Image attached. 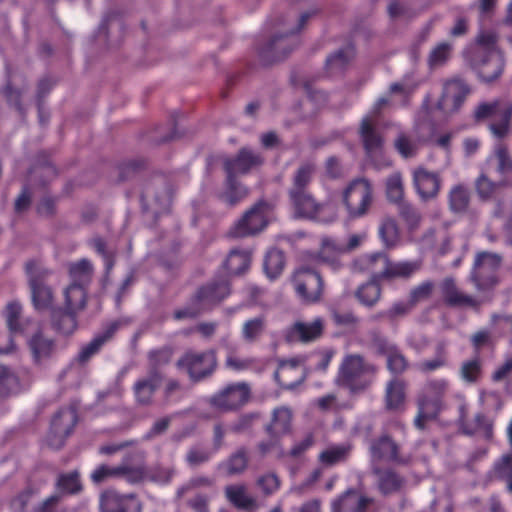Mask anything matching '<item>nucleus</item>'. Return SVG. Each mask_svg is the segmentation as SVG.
<instances>
[{"mask_svg":"<svg viewBox=\"0 0 512 512\" xmlns=\"http://www.w3.org/2000/svg\"><path fill=\"white\" fill-rule=\"evenodd\" d=\"M379 367L361 354H347L338 369L336 382L352 393H362L374 383Z\"/></svg>","mask_w":512,"mask_h":512,"instance_id":"nucleus-1","label":"nucleus"},{"mask_svg":"<svg viewBox=\"0 0 512 512\" xmlns=\"http://www.w3.org/2000/svg\"><path fill=\"white\" fill-rule=\"evenodd\" d=\"M477 122L490 120L489 129L497 138L509 135L512 123V101L498 98L490 102H481L474 110Z\"/></svg>","mask_w":512,"mask_h":512,"instance_id":"nucleus-2","label":"nucleus"},{"mask_svg":"<svg viewBox=\"0 0 512 512\" xmlns=\"http://www.w3.org/2000/svg\"><path fill=\"white\" fill-rule=\"evenodd\" d=\"M362 268L370 273H377L381 280H393L396 278L407 279L420 270V260L391 262L389 258L381 253L371 254L358 261Z\"/></svg>","mask_w":512,"mask_h":512,"instance_id":"nucleus-3","label":"nucleus"},{"mask_svg":"<svg viewBox=\"0 0 512 512\" xmlns=\"http://www.w3.org/2000/svg\"><path fill=\"white\" fill-rule=\"evenodd\" d=\"M341 201L351 219L366 216L374 202V190L366 178L350 181L341 193Z\"/></svg>","mask_w":512,"mask_h":512,"instance_id":"nucleus-4","label":"nucleus"},{"mask_svg":"<svg viewBox=\"0 0 512 512\" xmlns=\"http://www.w3.org/2000/svg\"><path fill=\"white\" fill-rule=\"evenodd\" d=\"M176 367L186 373L192 382H200L216 371L217 353L213 349L204 351L188 349L178 358Z\"/></svg>","mask_w":512,"mask_h":512,"instance_id":"nucleus-5","label":"nucleus"},{"mask_svg":"<svg viewBox=\"0 0 512 512\" xmlns=\"http://www.w3.org/2000/svg\"><path fill=\"white\" fill-rule=\"evenodd\" d=\"M448 389V382L443 379L428 381L418 395L419 408L416 425L424 427L427 420L435 418L444 407V396Z\"/></svg>","mask_w":512,"mask_h":512,"instance_id":"nucleus-6","label":"nucleus"},{"mask_svg":"<svg viewBox=\"0 0 512 512\" xmlns=\"http://www.w3.org/2000/svg\"><path fill=\"white\" fill-rule=\"evenodd\" d=\"M252 398L251 386L246 382L225 385L209 398V405L219 412L236 411Z\"/></svg>","mask_w":512,"mask_h":512,"instance_id":"nucleus-7","label":"nucleus"},{"mask_svg":"<svg viewBox=\"0 0 512 512\" xmlns=\"http://www.w3.org/2000/svg\"><path fill=\"white\" fill-rule=\"evenodd\" d=\"M369 452L373 465L388 462L399 466H407L412 462V456L403 454L400 443L388 433H383L374 438L370 443Z\"/></svg>","mask_w":512,"mask_h":512,"instance_id":"nucleus-8","label":"nucleus"},{"mask_svg":"<svg viewBox=\"0 0 512 512\" xmlns=\"http://www.w3.org/2000/svg\"><path fill=\"white\" fill-rule=\"evenodd\" d=\"M501 264V257L494 253L482 252L475 259L471 281L479 292L493 289L498 279L496 271Z\"/></svg>","mask_w":512,"mask_h":512,"instance_id":"nucleus-9","label":"nucleus"},{"mask_svg":"<svg viewBox=\"0 0 512 512\" xmlns=\"http://www.w3.org/2000/svg\"><path fill=\"white\" fill-rule=\"evenodd\" d=\"M270 207L264 202L256 203L235 223L230 235L236 238L260 233L269 222Z\"/></svg>","mask_w":512,"mask_h":512,"instance_id":"nucleus-10","label":"nucleus"},{"mask_svg":"<svg viewBox=\"0 0 512 512\" xmlns=\"http://www.w3.org/2000/svg\"><path fill=\"white\" fill-rule=\"evenodd\" d=\"M26 271L29 275L32 299L36 309H49L53 304V293L43 282L49 271L36 261H29L26 264Z\"/></svg>","mask_w":512,"mask_h":512,"instance_id":"nucleus-11","label":"nucleus"},{"mask_svg":"<svg viewBox=\"0 0 512 512\" xmlns=\"http://www.w3.org/2000/svg\"><path fill=\"white\" fill-rule=\"evenodd\" d=\"M293 284L297 294L305 303L320 301L324 284L319 273L309 268L301 267L293 274Z\"/></svg>","mask_w":512,"mask_h":512,"instance_id":"nucleus-12","label":"nucleus"},{"mask_svg":"<svg viewBox=\"0 0 512 512\" xmlns=\"http://www.w3.org/2000/svg\"><path fill=\"white\" fill-rule=\"evenodd\" d=\"M470 93L471 87L464 79L460 77L447 79L443 84L438 106L445 113L457 112Z\"/></svg>","mask_w":512,"mask_h":512,"instance_id":"nucleus-13","label":"nucleus"},{"mask_svg":"<svg viewBox=\"0 0 512 512\" xmlns=\"http://www.w3.org/2000/svg\"><path fill=\"white\" fill-rule=\"evenodd\" d=\"M77 423V414L73 408L59 410L53 417L47 436L48 444L55 449L61 448Z\"/></svg>","mask_w":512,"mask_h":512,"instance_id":"nucleus-14","label":"nucleus"},{"mask_svg":"<svg viewBox=\"0 0 512 512\" xmlns=\"http://www.w3.org/2000/svg\"><path fill=\"white\" fill-rule=\"evenodd\" d=\"M142 502L134 493L121 494L109 489L100 496V509L102 512H142Z\"/></svg>","mask_w":512,"mask_h":512,"instance_id":"nucleus-15","label":"nucleus"},{"mask_svg":"<svg viewBox=\"0 0 512 512\" xmlns=\"http://www.w3.org/2000/svg\"><path fill=\"white\" fill-rule=\"evenodd\" d=\"M275 378L285 389H293L300 385L306 378L305 358L298 356L281 360Z\"/></svg>","mask_w":512,"mask_h":512,"instance_id":"nucleus-16","label":"nucleus"},{"mask_svg":"<svg viewBox=\"0 0 512 512\" xmlns=\"http://www.w3.org/2000/svg\"><path fill=\"white\" fill-rule=\"evenodd\" d=\"M444 302L451 307L479 310L482 301L462 291L452 277L443 279L440 285Z\"/></svg>","mask_w":512,"mask_h":512,"instance_id":"nucleus-17","label":"nucleus"},{"mask_svg":"<svg viewBox=\"0 0 512 512\" xmlns=\"http://www.w3.org/2000/svg\"><path fill=\"white\" fill-rule=\"evenodd\" d=\"M413 184L420 199L428 202L438 197L441 189V178L438 173L418 167L413 171Z\"/></svg>","mask_w":512,"mask_h":512,"instance_id":"nucleus-18","label":"nucleus"},{"mask_svg":"<svg viewBox=\"0 0 512 512\" xmlns=\"http://www.w3.org/2000/svg\"><path fill=\"white\" fill-rule=\"evenodd\" d=\"M476 57L477 72L483 82L493 83L501 77L505 67V59L501 51H492Z\"/></svg>","mask_w":512,"mask_h":512,"instance_id":"nucleus-19","label":"nucleus"},{"mask_svg":"<svg viewBox=\"0 0 512 512\" xmlns=\"http://www.w3.org/2000/svg\"><path fill=\"white\" fill-rule=\"evenodd\" d=\"M372 473L377 477L378 490L385 496L400 493L405 489L406 478L393 468L373 465Z\"/></svg>","mask_w":512,"mask_h":512,"instance_id":"nucleus-20","label":"nucleus"},{"mask_svg":"<svg viewBox=\"0 0 512 512\" xmlns=\"http://www.w3.org/2000/svg\"><path fill=\"white\" fill-rule=\"evenodd\" d=\"M229 294L230 288L227 281H212L199 289L194 301L202 310H206L220 303Z\"/></svg>","mask_w":512,"mask_h":512,"instance_id":"nucleus-21","label":"nucleus"},{"mask_svg":"<svg viewBox=\"0 0 512 512\" xmlns=\"http://www.w3.org/2000/svg\"><path fill=\"white\" fill-rule=\"evenodd\" d=\"M261 163L262 159L258 154L243 148L234 158H228L224 161V169L227 178L235 179L237 175L246 174Z\"/></svg>","mask_w":512,"mask_h":512,"instance_id":"nucleus-22","label":"nucleus"},{"mask_svg":"<svg viewBox=\"0 0 512 512\" xmlns=\"http://www.w3.org/2000/svg\"><path fill=\"white\" fill-rule=\"evenodd\" d=\"M224 495L229 503L240 510L253 512L259 508L256 497L249 493L244 483H235L225 486Z\"/></svg>","mask_w":512,"mask_h":512,"instance_id":"nucleus-23","label":"nucleus"},{"mask_svg":"<svg viewBox=\"0 0 512 512\" xmlns=\"http://www.w3.org/2000/svg\"><path fill=\"white\" fill-rule=\"evenodd\" d=\"M295 214L303 218H315L324 208L309 191L288 192Z\"/></svg>","mask_w":512,"mask_h":512,"instance_id":"nucleus-24","label":"nucleus"},{"mask_svg":"<svg viewBox=\"0 0 512 512\" xmlns=\"http://www.w3.org/2000/svg\"><path fill=\"white\" fill-rule=\"evenodd\" d=\"M324 322L317 318L312 322L297 321L289 329L287 337L290 341L310 342L321 337Z\"/></svg>","mask_w":512,"mask_h":512,"instance_id":"nucleus-25","label":"nucleus"},{"mask_svg":"<svg viewBox=\"0 0 512 512\" xmlns=\"http://www.w3.org/2000/svg\"><path fill=\"white\" fill-rule=\"evenodd\" d=\"M407 398V382L398 377L390 379L385 387L384 403L388 411H400Z\"/></svg>","mask_w":512,"mask_h":512,"instance_id":"nucleus-26","label":"nucleus"},{"mask_svg":"<svg viewBox=\"0 0 512 512\" xmlns=\"http://www.w3.org/2000/svg\"><path fill=\"white\" fill-rule=\"evenodd\" d=\"M163 380L161 372H150L149 376L136 381L134 384V394L136 401L141 406L151 405L153 396Z\"/></svg>","mask_w":512,"mask_h":512,"instance_id":"nucleus-27","label":"nucleus"},{"mask_svg":"<svg viewBox=\"0 0 512 512\" xmlns=\"http://www.w3.org/2000/svg\"><path fill=\"white\" fill-rule=\"evenodd\" d=\"M362 144L369 155L377 154L383 146V137L376 129V121L370 116L362 119L359 127Z\"/></svg>","mask_w":512,"mask_h":512,"instance_id":"nucleus-28","label":"nucleus"},{"mask_svg":"<svg viewBox=\"0 0 512 512\" xmlns=\"http://www.w3.org/2000/svg\"><path fill=\"white\" fill-rule=\"evenodd\" d=\"M28 346L37 364L46 362L56 351L54 340L45 336L42 332L35 333L29 339Z\"/></svg>","mask_w":512,"mask_h":512,"instance_id":"nucleus-29","label":"nucleus"},{"mask_svg":"<svg viewBox=\"0 0 512 512\" xmlns=\"http://www.w3.org/2000/svg\"><path fill=\"white\" fill-rule=\"evenodd\" d=\"M373 277L360 285L355 291V297L360 304L366 307H374L381 298L382 288L379 283L381 278L377 277V273H372Z\"/></svg>","mask_w":512,"mask_h":512,"instance_id":"nucleus-30","label":"nucleus"},{"mask_svg":"<svg viewBox=\"0 0 512 512\" xmlns=\"http://www.w3.org/2000/svg\"><path fill=\"white\" fill-rule=\"evenodd\" d=\"M378 233L384 247L387 249L394 248L400 242V228L393 216L385 215L381 218Z\"/></svg>","mask_w":512,"mask_h":512,"instance_id":"nucleus-31","label":"nucleus"},{"mask_svg":"<svg viewBox=\"0 0 512 512\" xmlns=\"http://www.w3.org/2000/svg\"><path fill=\"white\" fill-rule=\"evenodd\" d=\"M351 450L350 443L329 446L320 452L318 462L325 468L337 465L348 459Z\"/></svg>","mask_w":512,"mask_h":512,"instance_id":"nucleus-32","label":"nucleus"},{"mask_svg":"<svg viewBox=\"0 0 512 512\" xmlns=\"http://www.w3.org/2000/svg\"><path fill=\"white\" fill-rule=\"evenodd\" d=\"M423 140L416 132H400L394 140V147L403 158L416 156Z\"/></svg>","mask_w":512,"mask_h":512,"instance_id":"nucleus-33","label":"nucleus"},{"mask_svg":"<svg viewBox=\"0 0 512 512\" xmlns=\"http://www.w3.org/2000/svg\"><path fill=\"white\" fill-rule=\"evenodd\" d=\"M146 198L154 201L156 212L167 209L172 199V190L169 183L165 179L158 180L153 188L147 190Z\"/></svg>","mask_w":512,"mask_h":512,"instance_id":"nucleus-34","label":"nucleus"},{"mask_svg":"<svg viewBox=\"0 0 512 512\" xmlns=\"http://www.w3.org/2000/svg\"><path fill=\"white\" fill-rule=\"evenodd\" d=\"M292 47L286 37H273L261 48V55L267 60H280L284 58Z\"/></svg>","mask_w":512,"mask_h":512,"instance_id":"nucleus-35","label":"nucleus"},{"mask_svg":"<svg viewBox=\"0 0 512 512\" xmlns=\"http://www.w3.org/2000/svg\"><path fill=\"white\" fill-rule=\"evenodd\" d=\"M87 293L81 284L72 283L64 291V305L66 310L79 312L86 306Z\"/></svg>","mask_w":512,"mask_h":512,"instance_id":"nucleus-36","label":"nucleus"},{"mask_svg":"<svg viewBox=\"0 0 512 512\" xmlns=\"http://www.w3.org/2000/svg\"><path fill=\"white\" fill-rule=\"evenodd\" d=\"M316 172V165L312 162L302 163L292 177L289 192L308 191V186Z\"/></svg>","mask_w":512,"mask_h":512,"instance_id":"nucleus-37","label":"nucleus"},{"mask_svg":"<svg viewBox=\"0 0 512 512\" xmlns=\"http://www.w3.org/2000/svg\"><path fill=\"white\" fill-rule=\"evenodd\" d=\"M249 466V453L245 447L237 449L232 453L223 464V468L228 476L243 474Z\"/></svg>","mask_w":512,"mask_h":512,"instance_id":"nucleus-38","label":"nucleus"},{"mask_svg":"<svg viewBox=\"0 0 512 512\" xmlns=\"http://www.w3.org/2000/svg\"><path fill=\"white\" fill-rule=\"evenodd\" d=\"M282 481L275 471H266L255 478L254 485L263 497H270L281 487Z\"/></svg>","mask_w":512,"mask_h":512,"instance_id":"nucleus-39","label":"nucleus"},{"mask_svg":"<svg viewBox=\"0 0 512 512\" xmlns=\"http://www.w3.org/2000/svg\"><path fill=\"white\" fill-rule=\"evenodd\" d=\"M385 194L389 202L394 204L404 203L405 191L402 174L394 172L385 181Z\"/></svg>","mask_w":512,"mask_h":512,"instance_id":"nucleus-40","label":"nucleus"},{"mask_svg":"<svg viewBox=\"0 0 512 512\" xmlns=\"http://www.w3.org/2000/svg\"><path fill=\"white\" fill-rule=\"evenodd\" d=\"M449 207L453 212H465L470 203V193L466 186L457 184L448 193Z\"/></svg>","mask_w":512,"mask_h":512,"instance_id":"nucleus-41","label":"nucleus"},{"mask_svg":"<svg viewBox=\"0 0 512 512\" xmlns=\"http://www.w3.org/2000/svg\"><path fill=\"white\" fill-rule=\"evenodd\" d=\"M499 36L494 30H481L476 36V56H483L492 51H500L498 48Z\"/></svg>","mask_w":512,"mask_h":512,"instance_id":"nucleus-42","label":"nucleus"},{"mask_svg":"<svg viewBox=\"0 0 512 512\" xmlns=\"http://www.w3.org/2000/svg\"><path fill=\"white\" fill-rule=\"evenodd\" d=\"M68 271L73 283L84 286L91 281L93 266L89 260L81 259L78 262L71 263Z\"/></svg>","mask_w":512,"mask_h":512,"instance_id":"nucleus-43","label":"nucleus"},{"mask_svg":"<svg viewBox=\"0 0 512 512\" xmlns=\"http://www.w3.org/2000/svg\"><path fill=\"white\" fill-rule=\"evenodd\" d=\"M267 321L264 315H260L244 322L242 327V336L246 342L257 341L264 333Z\"/></svg>","mask_w":512,"mask_h":512,"instance_id":"nucleus-44","label":"nucleus"},{"mask_svg":"<svg viewBox=\"0 0 512 512\" xmlns=\"http://www.w3.org/2000/svg\"><path fill=\"white\" fill-rule=\"evenodd\" d=\"M483 373V361L479 355L465 360L460 367V376L467 383H476Z\"/></svg>","mask_w":512,"mask_h":512,"instance_id":"nucleus-45","label":"nucleus"},{"mask_svg":"<svg viewBox=\"0 0 512 512\" xmlns=\"http://www.w3.org/2000/svg\"><path fill=\"white\" fill-rule=\"evenodd\" d=\"M20 383L16 374L0 363V397H8L19 390Z\"/></svg>","mask_w":512,"mask_h":512,"instance_id":"nucleus-46","label":"nucleus"},{"mask_svg":"<svg viewBox=\"0 0 512 512\" xmlns=\"http://www.w3.org/2000/svg\"><path fill=\"white\" fill-rule=\"evenodd\" d=\"M285 267V257L282 251L271 249L266 254L264 268L270 279L278 277Z\"/></svg>","mask_w":512,"mask_h":512,"instance_id":"nucleus-47","label":"nucleus"},{"mask_svg":"<svg viewBox=\"0 0 512 512\" xmlns=\"http://www.w3.org/2000/svg\"><path fill=\"white\" fill-rule=\"evenodd\" d=\"M250 255L244 251H231L225 262L227 271L232 275H238L248 269Z\"/></svg>","mask_w":512,"mask_h":512,"instance_id":"nucleus-48","label":"nucleus"},{"mask_svg":"<svg viewBox=\"0 0 512 512\" xmlns=\"http://www.w3.org/2000/svg\"><path fill=\"white\" fill-rule=\"evenodd\" d=\"M436 355L433 359L424 360L417 365L419 371L423 373L433 372L444 367L447 364V352L444 342H439L436 347Z\"/></svg>","mask_w":512,"mask_h":512,"instance_id":"nucleus-49","label":"nucleus"},{"mask_svg":"<svg viewBox=\"0 0 512 512\" xmlns=\"http://www.w3.org/2000/svg\"><path fill=\"white\" fill-rule=\"evenodd\" d=\"M477 195L482 200H490L500 194L502 185L489 179L486 175H481L475 182Z\"/></svg>","mask_w":512,"mask_h":512,"instance_id":"nucleus-50","label":"nucleus"},{"mask_svg":"<svg viewBox=\"0 0 512 512\" xmlns=\"http://www.w3.org/2000/svg\"><path fill=\"white\" fill-rule=\"evenodd\" d=\"M453 51V45L448 42L437 44L429 53L428 65L430 68L441 67L448 62Z\"/></svg>","mask_w":512,"mask_h":512,"instance_id":"nucleus-51","label":"nucleus"},{"mask_svg":"<svg viewBox=\"0 0 512 512\" xmlns=\"http://www.w3.org/2000/svg\"><path fill=\"white\" fill-rule=\"evenodd\" d=\"M494 474L497 479L506 482L507 490L512 493V454H504L494 465Z\"/></svg>","mask_w":512,"mask_h":512,"instance_id":"nucleus-52","label":"nucleus"},{"mask_svg":"<svg viewBox=\"0 0 512 512\" xmlns=\"http://www.w3.org/2000/svg\"><path fill=\"white\" fill-rule=\"evenodd\" d=\"M53 325L62 334L70 335L77 328L76 313L66 310L54 315Z\"/></svg>","mask_w":512,"mask_h":512,"instance_id":"nucleus-53","label":"nucleus"},{"mask_svg":"<svg viewBox=\"0 0 512 512\" xmlns=\"http://www.w3.org/2000/svg\"><path fill=\"white\" fill-rule=\"evenodd\" d=\"M58 489L64 494H76L82 490L80 475L77 471L61 474L57 480Z\"/></svg>","mask_w":512,"mask_h":512,"instance_id":"nucleus-54","label":"nucleus"},{"mask_svg":"<svg viewBox=\"0 0 512 512\" xmlns=\"http://www.w3.org/2000/svg\"><path fill=\"white\" fill-rule=\"evenodd\" d=\"M173 350L170 347H161L148 353L150 372H160L159 368L171 361Z\"/></svg>","mask_w":512,"mask_h":512,"instance_id":"nucleus-55","label":"nucleus"},{"mask_svg":"<svg viewBox=\"0 0 512 512\" xmlns=\"http://www.w3.org/2000/svg\"><path fill=\"white\" fill-rule=\"evenodd\" d=\"M292 414L287 408L275 410L270 429L276 435L286 433L290 429Z\"/></svg>","mask_w":512,"mask_h":512,"instance_id":"nucleus-56","label":"nucleus"},{"mask_svg":"<svg viewBox=\"0 0 512 512\" xmlns=\"http://www.w3.org/2000/svg\"><path fill=\"white\" fill-rule=\"evenodd\" d=\"M228 187L223 194V199L230 205H235L248 195V189L236 179L227 178Z\"/></svg>","mask_w":512,"mask_h":512,"instance_id":"nucleus-57","label":"nucleus"},{"mask_svg":"<svg viewBox=\"0 0 512 512\" xmlns=\"http://www.w3.org/2000/svg\"><path fill=\"white\" fill-rule=\"evenodd\" d=\"M353 58L352 51H339L330 56L326 62V68L330 75L341 72Z\"/></svg>","mask_w":512,"mask_h":512,"instance_id":"nucleus-58","label":"nucleus"},{"mask_svg":"<svg viewBox=\"0 0 512 512\" xmlns=\"http://www.w3.org/2000/svg\"><path fill=\"white\" fill-rule=\"evenodd\" d=\"M21 315L22 308L20 304L11 302L6 306L5 318L11 332H21L23 330Z\"/></svg>","mask_w":512,"mask_h":512,"instance_id":"nucleus-59","label":"nucleus"},{"mask_svg":"<svg viewBox=\"0 0 512 512\" xmlns=\"http://www.w3.org/2000/svg\"><path fill=\"white\" fill-rule=\"evenodd\" d=\"M387 368L396 375L404 373L408 368V361L405 356L396 349H390L387 354Z\"/></svg>","mask_w":512,"mask_h":512,"instance_id":"nucleus-60","label":"nucleus"},{"mask_svg":"<svg viewBox=\"0 0 512 512\" xmlns=\"http://www.w3.org/2000/svg\"><path fill=\"white\" fill-rule=\"evenodd\" d=\"M121 478H125L129 483L142 482L147 477L145 465H120Z\"/></svg>","mask_w":512,"mask_h":512,"instance_id":"nucleus-61","label":"nucleus"},{"mask_svg":"<svg viewBox=\"0 0 512 512\" xmlns=\"http://www.w3.org/2000/svg\"><path fill=\"white\" fill-rule=\"evenodd\" d=\"M495 159L497 161V170L500 174L512 173V156L508 147L504 144L496 146L494 151Z\"/></svg>","mask_w":512,"mask_h":512,"instance_id":"nucleus-62","label":"nucleus"},{"mask_svg":"<svg viewBox=\"0 0 512 512\" xmlns=\"http://www.w3.org/2000/svg\"><path fill=\"white\" fill-rule=\"evenodd\" d=\"M121 478L120 465L109 466L102 464L98 466L91 474V479L94 483L100 484L109 479Z\"/></svg>","mask_w":512,"mask_h":512,"instance_id":"nucleus-63","label":"nucleus"},{"mask_svg":"<svg viewBox=\"0 0 512 512\" xmlns=\"http://www.w3.org/2000/svg\"><path fill=\"white\" fill-rule=\"evenodd\" d=\"M435 289V284L432 281H425L418 286L414 287L409 294L411 305L415 306L419 302L428 300Z\"/></svg>","mask_w":512,"mask_h":512,"instance_id":"nucleus-64","label":"nucleus"}]
</instances>
